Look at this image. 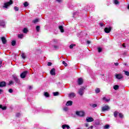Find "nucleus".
Returning <instances> with one entry per match:
<instances>
[{
  "mask_svg": "<svg viewBox=\"0 0 129 129\" xmlns=\"http://www.w3.org/2000/svg\"><path fill=\"white\" fill-rule=\"evenodd\" d=\"M84 90H85V87H81L78 91V93L79 94V95H80L81 96H82L83 95V94H84Z\"/></svg>",
  "mask_w": 129,
  "mask_h": 129,
  "instance_id": "obj_1",
  "label": "nucleus"
},
{
  "mask_svg": "<svg viewBox=\"0 0 129 129\" xmlns=\"http://www.w3.org/2000/svg\"><path fill=\"white\" fill-rule=\"evenodd\" d=\"M11 5H13V1L12 0H10L9 2L5 3L4 6L3 7V8H6L7 9V8H8V7H10Z\"/></svg>",
  "mask_w": 129,
  "mask_h": 129,
  "instance_id": "obj_2",
  "label": "nucleus"
},
{
  "mask_svg": "<svg viewBox=\"0 0 129 129\" xmlns=\"http://www.w3.org/2000/svg\"><path fill=\"white\" fill-rule=\"evenodd\" d=\"M109 109H110V108L108 105H105L102 107V111H106L107 110H109Z\"/></svg>",
  "mask_w": 129,
  "mask_h": 129,
  "instance_id": "obj_3",
  "label": "nucleus"
},
{
  "mask_svg": "<svg viewBox=\"0 0 129 129\" xmlns=\"http://www.w3.org/2000/svg\"><path fill=\"white\" fill-rule=\"evenodd\" d=\"M76 114L79 115V116H83L84 115V112L82 111H77Z\"/></svg>",
  "mask_w": 129,
  "mask_h": 129,
  "instance_id": "obj_4",
  "label": "nucleus"
},
{
  "mask_svg": "<svg viewBox=\"0 0 129 129\" xmlns=\"http://www.w3.org/2000/svg\"><path fill=\"white\" fill-rule=\"evenodd\" d=\"M94 121V119L92 118V117H87L86 121L87 122H92V121Z\"/></svg>",
  "mask_w": 129,
  "mask_h": 129,
  "instance_id": "obj_5",
  "label": "nucleus"
},
{
  "mask_svg": "<svg viewBox=\"0 0 129 129\" xmlns=\"http://www.w3.org/2000/svg\"><path fill=\"white\" fill-rule=\"evenodd\" d=\"M115 76L116 78L118 80L122 79V78H123V76H122V75H121L120 74H116Z\"/></svg>",
  "mask_w": 129,
  "mask_h": 129,
  "instance_id": "obj_6",
  "label": "nucleus"
},
{
  "mask_svg": "<svg viewBox=\"0 0 129 129\" xmlns=\"http://www.w3.org/2000/svg\"><path fill=\"white\" fill-rule=\"evenodd\" d=\"M27 74H28V72H24L20 75V77L22 79H24L26 77V76H27Z\"/></svg>",
  "mask_w": 129,
  "mask_h": 129,
  "instance_id": "obj_7",
  "label": "nucleus"
},
{
  "mask_svg": "<svg viewBox=\"0 0 129 129\" xmlns=\"http://www.w3.org/2000/svg\"><path fill=\"white\" fill-rule=\"evenodd\" d=\"M104 31L105 33H106L107 34H108L110 33V31H111V27H109V28L106 27L104 29Z\"/></svg>",
  "mask_w": 129,
  "mask_h": 129,
  "instance_id": "obj_8",
  "label": "nucleus"
},
{
  "mask_svg": "<svg viewBox=\"0 0 129 129\" xmlns=\"http://www.w3.org/2000/svg\"><path fill=\"white\" fill-rule=\"evenodd\" d=\"M79 85H81L83 84V79L82 78H79L78 81Z\"/></svg>",
  "mask_w": 129,
  "mask_h": 129,
  "instance_id": "obj_9",
  "label": "nucleus"
},
{
  "mask_svg": "<svg viewBox=\"0 0 129 129\" xmlns=\"http://www.w3.org/2000/svg\"><path fill=\"white\" fill-rule=\"evenodd\" d=\"M69 96L70 97V98H73L76 96V94H75V93H71L69 94Z\"/></svg>",
  "mask_w": 129,
  "mask_h": 129,
  "instance_id": "obj_10",
  "label": "nucleus"
},
{
  "mask_svg": "<svg viewBox=\"0 0 129 129\" xmlns=\"http://www.w3.org/2000/svg\"><path fill=\"white\" fill-rule=\"evenodd\" d=\"M51 75L54 76L56 75V73H55V69L54 68L52 69L50 72Z\"/></svg>",
  "mask_w": 129,
  "mask_h": 129,
  "instance_id": "obj_11",
  "label": "nucleus"
},
{
  "mask_svg": "<svg viewBox=\"0 0 129 129\" xmlns=\"http://www.w3.org/2000/svg\"><path fill=\"white\" fill-rule=\"evenodd\" d=\"M73 103V102L72 101H68L66 103V105L68 106H71L72 105Z\"/></svg>",
  "mask_w": 129,
  "mask_h": 129,
  "instance_id": "obj_12",
  "label": "nucleus"
},
{
  "mask_svg": "<svg viewBox=\"0 0 129 129\" xmlns=\"http://www.w3.org/2000/svg\"><path fill=\"white\" fill-rule=\"evenodd\" d=\"M58 28L60 30L61 33H64V28L62 26H59Z\"/></svg>",
  "mask_w": 129,
  "mask_h": 129,
  "instance_id": "obj_13",
  "label": "nucleus"
},
{
  "mask_svg": "<svg viewBox=\"0 0 129 129\" xmlns=\"http://www.w3.org/2000/svg\"><path fill=\"white\" fill-rule=\"evenodd\" d=\"M5 86H6V82H1L0 83V87H5Z\"/></svg>",
  "mask_w": 129,
  "mask_h": 129,
  "instance_id": "obj_14",
  "label": "nucleus"
},
{
  "mask_svg": "<svg viewBox=\"0 0 129 129\" xmlns=\"http://www.w3.org/2000/svg\"><path fill=\"white\" fill-rule=\"evenodd\" d=\"M2 41L3 43V44H6V43H7V39H6V38L5 37H2Z\"/></svg>",
  "mask_w": 129,
  "mask_h": 129,
  "instance_id": "obj_15",
  "label": "nucleus"
},
{
  "mask_svg": "<svg viewBox=\"0 0 129 129\" xmlns=\"http://www.w3.org/2000/svg\"><path fill=\"white\" fill-rule=\"evenodd\" d=\"M119 88V86L117 85H114L113 86V89H114V90H118Z\"/></svg>",
  "mask_w": 129,
  "mask_h": 129,
  "instance_id": "obj_16",
  "label": "nucleus"
},
{
  "mask_svg": "<svg viewBox=\"0 0 129 129\" xmlns=\"http://www.w3.org/2000/svg\"><path fill=\"white\" fill-rule=\"evenodd\" d=\"M0 108L3 109V110H6L7 109V106H3L2 105H0Z\"/></svg>",
  "mask_w": 129,
  "mask_h": 129,
  "instance_id": "obj_17",
  "label": "nucleus"
},
{
  "mask_svg": "<svg viewBox=\"0 0 129 129\" xmlns=\"http://www.w3.org/2000/svg\"><path fill=\"white\" fill-rule=\"evenodd\" d=\"M90 106L91 107H96L97 106V104H90Z\"/></svg>",
  "mask_w": 129,
  "mask_h": 129,
  "instance_id": "obj_18",
  "label": "nucleus"
},
{
  "mask_svg": "<svg viewBox=\"0 0 129 129\" xmlns=\"http://www.w3.org/2000/svg\"><path fill=\"white\" fill-rule=\"evenodd\" d=\"M14 80L16 82V83H19V82H20V80H19V79H18V78H17L16 77H14Z\"/></svg>",
  "mask_w": 129,
  "mask_h": 129,
  "instance_id": "obj_19",
  "label": "nucleus"
},
{
  "mask_svg": "<svg viewBox=\"0 0 129 129\" xmlns=\"http://www.w3.org/2000/svg\"><path fill=\"white\" fill-rule=\"evenodd\" d=\"M38 22H39V19H36L34 20L33 21H32V23H34V24H37V23H38Z\"/></svg>",
  "mask_w": 129,
  "mask_h": 129,
  "instance_id": "obj_20",
  "label": "nucleus"
},
{
  "mask_svg": "<svg viewBox=\"0 0 129 129\" xmlns=\"http://www.w3.org/2000/svg\"><path fill=\"white\" fill-rule=\"evenodd\" d=\"M97 49L99 53L102 52V48L99 47Z\"/></svg>",
  "mask_w": 129,
  "mask_h": 129,
  "instance_id": "obj_21",
  "label": "nucleus"
},
{
  "mask_svg": "<svg viewBox=\"0 0 129 129\" xmlns=\"http://www.w3.org/2000/svg\"><path fill=\"white\" fill-rule=\"evenodd\" d=\"M21 57L23 59H26V54H25V53L23 52L22 53Z\"/></svg>",
  "mask_w": 129,
  "mask_h": 129,
  "instance_id": "obj_22",
  "label": "nucleus"
},
{
  "mask_svg": "<svg viewBox=\"0 0 129 129\" xmlns=\"http://www.w3.org/2000/svg\"><path fill=\"white\" fill-rule=\"evenodd\" d=\"M103 100H105V101H106L107 102H108L110 100V99H106L105 97H104L103 98Z\"/></svg>",
  "mask_w": 129,
  "mask_h": 129,
  "instance_id": "obj_23",
  "label": "nucleus"
},
{
  "mask_svg": "<svg viewBox=\"0 0 129 129\" xmlns=\"http://www.w3.org/2000/svg\"><path fill=\"white\" fill-rule=\"evenodd\" d=\"M53 94L54 96H57L59 95V92H53Z\"/></svg>",
  "mask_w": 129,
  "mask_h": 129,
  "instance_id": "obj_24",
  "label": "nucleus"
},
{
  "mask_svg": "<svg viewBox=\"0 0 129 129\" xmlns=\"http://www.w3.org/2000/svg\"><path fill=\"white\" fill-rule=\"evenodd\" d=\"M117 114H118V112L115 111L114 112V117H116L117 116Z\"/></svg>",
  "mask_w": 129,
  "mask_h": 129,
  "instance_id": "obj_25",
  "label": "nucleus"
},
{
  "mask_svg": "<svg viewBox=\"0 0 129 129\" xmlns=\"http://www.w3.org/2000/svg\"><path fill=\"white\" fill-rule=\"evenodd\" d=\"M99 92H100V89H99V88H96L95 89V93H99Z\"/></svg>",
  "mask_w": 129,
  "mask_h": 129,
  "instance_id": "obj_26",
  "label": "nucleus"
},
{
  "mask_svg": "<svg viewBox=\"0 0 129 129\" xmlns=\"http://www.w3.org/2000/svg\"><path fill=\"white\" fill-rule=\"evenodd\" d=\"M16 41L15 40H13L11 42V44L13 46H15L16 45Z\"/></svg>",
  "mask_w": 129,
  "mask_h": 129,
  "instance_id": "obj_27",
  "label": "nucleus"
},
{
  "mask_svg": "<svg viewBox=\"0 0 129 129\" xmlns=\"http://www.w3.org/2000/svg\"><path fill=\"white\" fill-rule=\"evenodd\" d=\"M36 29L37 32H40V26H37Z\"/></svg>",
  "mask_w": 129,
  "mask_h": 129,
  "instance_id": "obj_28",
  "label": "nucleus"
},
{
  "mask_svg": "<svg viewBox=\"0 0 129 129\" xmlns=\"http://www.w3.org/2000/svg\"><path fill=\"white\" fill-rule=\"evenodd\" d=\"M23 33H24L25 34L28 33V29L27 28H24L23 29Z\"/></svg>",
  "mask_w": 129,
  "mask_h": 129,
  "instance_id": "obj_29",
  "label": "nucleus"
},
{
  "mask_svg": "<svg viewBox=\"0 0 129 129\" xmlns=\"http://www.w3.org/2000/svg\"><path fill=\"white\" fill-rule=\"evenodd\" d=\"M114 4H115V5H118V4H119V2L117 0H114Z\"/></svg>",
  "mask_w": 129,
  "mask_h": 129,
  "instance_id": "obj_30",
  "label": "nucleus"
},
{
  "mask_svg": "<svg viewBox=\"0 0 129 129\" xmlns=\"http://www.w3.org/2000/svg\"><path fill=\"white\" fill-rule=\"evenodd\" d=\"M23 37H24V35L23 34L18 35V38H20V39H22V38H23Z\"/></svg>",
  "mask_w": 129,
  "mask_h": 129,
  "instance_id": "obj_31",
  "label": "nucleus"
},
{
  "mask_svg": "<svg viewBox=\"0 0 129 129\" xmlns=\"http://www.w3.org/2000/svg\"><path fill=\"white\" fill-rule=\"evenodd\" d=\"M123 72H124L125 74L127 76H129V72H128V71H123Z\"/></svg>",
  "mask_w": 129,
  "mask_h": 129,
  "instance_id": "obj_32",
  "label": "nucleus"
},
{
  "mask_svg": "<svg viewBox=\"0 0 129 129\" xmlns=\"http://www.w3.org/2000/svg\"><path fill=\"white\" fill-rule=\"evenodd\" d=\"M24 6L25 7H28L29 6V4L28 3V2H26L24 3Z\"/></svg>",
  "mask_w": 129,
  "mask_h": 129,
  "instance_id": "obj_33",
  "label": "nucleus"
},
{
  "mask_svg": "<svg viewBox=\"0 0 129 129\" xmlns=\"http://www.w3.org/2000/svg\"><path fill=\"white\" fill-rule=\"evenodd\" d=\"M75 46H76V45L71 44V45H70V49H73V47H75Z\"/></svg>",
  "mask_w": 129,
  "mask_h": 129,
  "instance_id": "obj_34",
  "label": "nucleus"
},
{
  "mask_svg": "<svg viewBox=\"0 0 129 129\" xmlns=\"http://www.w3.org/2000/svg\"><path fill=\"white\" fill-rule=\"evenodd\" d=\"M119 117L121 118H122L123 117V115L121 113H119Z\"/></svg>",
  "mask_w": 129,
  "mask_h": 129,
  "instance_id": "obj_35",
  "label": "nucleus"
},
{
  "mask_svg": "<svg viewBox=\"0 0 129 129\" xmlns=\"http://www.w3.org/2000/svg\"><path fill=\"white\" fill-rule=\"evenodd\" d=\"M44 96H45L46 97H49V93H48V92L44 93Z\"/></svg>",
  "mask_w": 129,
  "mask_h": 129,
  "instance_id": "obj_36",
  "label": "nucleus"
},
{
  "mask_svg": "<svg viewBox=\"0 0 129 129\" xmlns=\"http://www.w3.org/2000/svg\"><path fill=\"white\" fill-rule=\"evenodd\" d=\"M13 84H14V81H10L9 82V85H13Z\"/></svg>",
  "mask_w": 129,
  "mask_h": 129,
  "instance_id": "obj_37",
  "label": "nucleus"
},
{
  "mask_svg": "<svg viewBox=\"0 0 129 129\" xmlns=\"http://www.w3.org/2000/svg\"><path fill=\"white\" fill-rule=\"evenodd\" d=\"M62 64H63V65H64V66L66 67H67V63H66V62H65V61H62Z\"/></svg>",
  "mask_w": 129,
  "mask_h": 129,
  "instance_id": "obj_38",
  "label": "nucleus"
},
{
  "mask_svg": "<svg viewBox=\"0 0 129 129\" xmlns=\"http://www.w3.org/2000/svg\"><path fill=\"white\" fill-rule=\"evenodd\" d=\"M14 9H15V11H16V12H18L19 11V8L17 7H15Z\"/></svg>",
  "mask_w": 129,
  "mask_h": 129,
  "instance_id": "obj_39",
  "label": "nucleus"
},
{
  "mask_svg": "<svg viewBox=\"0 0 129 129\" xmlns=\"http://www.w3.org/2000/svg\"><path fill=\"white\" fill-rule=\"evenodd\" d=\"M104 128H109V125H105L104 126Z\"/></svg>",
  "mask_w": 129,
  "mask_h": 129,
  "instance_id": "obj_40",
  "label": "nucleus"
},
{
  "mask_svg": "<svg viewBox=\"0 0 129 129\" xmlns=\"http://www.w3.org/2000/svg\"><path fill=\"white\" fill-rule=\"evenodd\" d=\"M66 126H67V124H63L62 125V128L63 129H65V128H66Z\"/></svg>",
  "mask_w": 129,
  "mask_h": 129,
  "instance_id": "obj_41",
  "label": "nucleus"
},
{
  "mask_svg": "<svg viewBox=\"0 0 129 129\" xmlns=\"http://www.w3.org/2000/svg\"><path fill=\"white\" fill-rule=\"evenodd\" d=\"M9 92H10V93H13V89H10L9 90Z\"/></svg>",
  "mask_w": 129,
  "mask_h": 129,
  "instance_id": "obj_42",
  "label": "nucleus"
},
{
  "mask_svg": "<svg viewBox=\"0 0 129 129\" xmlns=\"http://www.w3.org/2000/svg\"><path fill=\"white\" fill-rule=\"evenodd\" d=\"M52 65V63H51L50 62H48L47 63V66H51Z\"/></svg>",
  "mask_w": 129,
  "mask_h": 129,
  "instance_id": "obj_43",
  "label": "nucleus"
},
{
  "mask_svg": "<svg viewBox=\"0 0 129 129\" xmlns=\"http://www.w3.org/2000/svg\"><path fill=\"white\" fill-rule=\"evenodd\" d=\"M5 22H3L1 24V26H3V27H5Z\"/></svg>",
  "mask_w": 129,
  "mask_h": 129,
  "instance_id": "obj_44",
  "label": "nucleus"
},
{
  "mask_svg": "<svg viewBox=\"0 0 129 129\" xmlns=\"http://www.w3.org/2000/svg\"><path fill=\"white\" fill-rule=\"evenodd\" d=\"M85 126H86V127H88V123H86L85 124Z\"/></svg>",
  "mask_w": 129,
  "mask_h": 129,
  "instance_id": "obj_45",
  "label": "nucleus"
},
{
  "mask_svg": "<svg viewBox=\"0 0 129 129\" xmlns=\"http://www.w3.org/2000/svg\"><path fill=\"white\" fill-rule=\"evenodd\" d=\"M33 88V87L32 86H29V89L31 90Z\"/></svg>",
  "mask_w": 129,
  "mask_h": 129,
  "instance_id": "obj_46",
  "label": "nucleus"
},
{
  "mask_svg": "<svg viewBox=\"0 0 129 129\" xmlns=\"http://www.w3.org/2000/svg\"><path fill=\"white\" fill-rule=\"evenodd\" d=\"M93 126H91L90 127L88 128V129H93Z\"/></svg>",
  "mask_w": 129,
  "mask_h": 129,
  "instance_id": "obj_47",
  "label": "nucleus"
},
{
  "mask_svg": "<svg viewBox=\"0 0 129 129\" xmlns=\"http://www.w3.org/2000/svg\"><path fill=\"white\" fill-rule=\"evenodd\" d=\"M66 127L67 128L69 129L70 128V126L68 125H67Z\"/></svg>",
  "mask_w": 129,
  "mask_h": 129,
  "instance_id": "obj_48",
  "label": "nucleus"
},
{
  "mask_svg": "<svg viewBox=\"0 0 129 129\" xmlns=\"http://www.w3.org/2000/svg\"><path fill=\"white\" fill-rule=\"evenodd\" d=\"M56 2H58V3H61L62 2V0H56Z\"/></svg>",
  "mask_w": 129,
  "mask_h": 129,
  "instance_id": "obj_49",
  "label": "nucleus"
},
{
  "mask_svg": "<svg viewBox=\"0 0 129 129\" xmlns=\"http://www.w3.org/2000/svg\"><path fill=\"white\" fill-rule=\"evenodd\" d=\"M114 65H115V66H118V63H117V62L115 63H114Z\"/></svg>",
  "mask_w": 129,
  "mask_h": 129,
  "instance_id": "obj_50",
  "label": "nucleus"
},
{
  "mask_svg": "<svg viewBox=\"0 0 129 129\" xmlns=\"http://www.w3.org/2000/svg\"><path fill=\"white\" fill-rule=\"evenodd\" d=\"M4 92V90L3 89H0V93H2Z\"/></svg>",
  "mask_w": 129,
  "mask_h": 129,
  "instance_id": "obj_51",
  "label": "nucleus"
},
{
  "mask_svg": "<svg viewBox=\"0 0 129 129\" xmlns=\"http://www.w3.org/2000/svg\"><path fill=\"white\" fill-rule=\"evenodd\" d=\"M87 44H90V41H89V40H88L87 41Z\"/></svg>",
  "mask_w": 129,
  "mask_h": 129,
  "instance_id": "obj_52",
  "label": "nucleus"
},
{
  "mask_svg": "<svg viewBox=\"0 0 129 129\" xmlns=\"http://www.w3.org/2000/svg\"><path fill=\"white\" fill-rule=\"evenodd\" d=\"M3 63V61H0V67H2V64Z\"/></svg>",
  "mask_w": 129,
  "mask_h": 129,
  "instance_id": "obj_53",
  "label": "nucleus"
},
{
  "mask_svg": "<svg viewBox=\"0 0 129 129\" xmlns=\"http://www.w3.org/2000/svg\"><path fill=\"white\" fill-rule=\"evenodd\" d=\"M122 46L123 47V48H125V45L124 44H123Z\"/></svg>",
  "mask_w": 129,
  "mask_h": 129,
  "instance_id": "obj_54",
  "label": "nucleus"
},
{
  "mask_svg": "<svg viewBox=\"0 0 129 129\" xmlns=\"http://www.w3.org/2000/svg\"><path fill=\"white\" fill-rule=\"evenodd\" d=\"M54 48H55V49H58V46H54Z\"/></svg>",
  "mask_w": 129,
  "mask_h": 129,
  "instance_id": "obj_55",
  "label": "nucleus"
},
{
  "mask_svg": "<svg viewBox=\"0 0 129 129\" xmlns=\"http://www.w3.org/2000/svg\"><path fill=\"white\" fill-rule=\"evenodd\" d=\"M68 108H64V109H63V110H65L66 111H67L68 110Z\"/></svg>",
  "mask_w": 129,
  "mask_h": 129,
  "instance_id": "obj_56",
  "label": "nucleus"
},
{
  "mask_svg": "<svg viewBox=\"0 0 129 129\" xmlns=\"http://www.w3.org/2000/svg\"><path fill=\"white\" fill-rule=\"evenodd\" d=\"M20 113H17V114H16V116H20Z\"/></svg>",
  "mask_w": 129,
  "mask_h": 129,
  "instance_id": "obj_57",
  "label": "nucleus"
},
{
  "mask_svg": "<svg viewBox=\"0 0 129 129\" xmlns=\"http://www.w3.org/2000/svg\"><path fill=\"white\" fill-rule=\"evenodd\" d=\"M100 25L101 27H102L103 26V24L102 23H100Z\"/></svg>",
  "mask_w": 129,
  "mask_h": 129,
  "instance_id": "obj_58",
  "label": "nucleus"
},
{
  "mask_svg": "<svg viewBox=\"0 0 129 129\" xmlns=\"http://www.w3.org/2000/svg\"><path fill=\"white\" fill-rule=\"evenodd\" d=\"M124 65L126 66V63H125Z\"/></svg>",
  "mask_w": 129,
  "mask_h": 129,
  "instance_id": "obj_59",
  "label": "nucleus"
}]
</instances>
